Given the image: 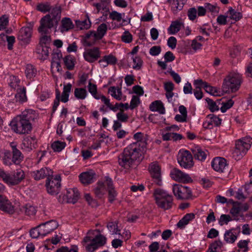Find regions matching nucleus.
<instances>
[{"mask_svg": "<svg viewBox=\"0 0 252 252\" xmlns=\"http://www.w3.org/2000/svg\"><path fill=\"white\" fill-rule=\"evenodd\" d=\"M136 142L125 148L118 157L119 165L128 169L139 163L141 159L142 153L147 145V138L144 133L139 132L133 135Z\"/></svg>", "mask_w": 252, "mask_h": 252, "instance_id": "f257e3e1", "label": "nucleus"}, {"mask_svg": "<svg viewBox=\"0 0 252 252\" xmlns=\"http://www.w3.org/2000/svg\"><path fill=\"white\" fill-rule=\"evenodd\" d=\"M252 144V138L245 137L236 141L232 155L235 160H239L246 155Z\"/></svg>", "mask_w": 252, "mask_h": 252, "instance_id": "f03ea898", "label": "nucleus"}, {"mask_svg": "<svg viewBox=\"0 0 252 252\" xmlns=\"http://www.w3.org/2000/svg\"><path fill=\"white\" fill-rule=\"evenodd\" d=\"M241 82L242 77L240 74L230 73L223 80L222 86L223 91L225 93L236 92L239 89Z\"/></svg>", "mask_w": 252, "mask_h": 252, "instance_id": "7ed1b4c3", "label": "nucleus"}, {"mask_svg": "<svg viewBox=\"0 0 252 252\" xmlns=\"http://www.w3.org/2000/svg\"><path fill=\"white\" fill-rule=\"evenodd\" d=\"M10 126L15 132L20 134H28L32 129V125L30 123L18 116L12 120Z\"/></svg>", "mask_w": 252, "mask_h": 252, "instance_id": "20e7f679", "label": "nucleus"}, {"mask_svg": "<svg viewBox=\"0 0 252 252\" xmlns=\"http://www.w3.org/2000/svg\"><path fill=\"white\" fill-rule=\"evenodd\" d=\"M61 176L59 174L55 177L52 175L46 181V187L48 193L51 195H57L60 191L61 189Z\"/></svg>", "mask_w": 252, "mask_h": 252, "instance_id": "39448f33", "label": "nucleus"}, {"mask_svg": "<svg viewBox=\"0 0 252 252\" xmlns=\"http://www.w3.org/2000/svg\"><path fill=\"white\" fill-rule=\"evenodd\" d=\"M106 239L101 234L96 236L91 240L89 236H86L84 238V242L87 243L91 242L90 244L86 246V250L88 252H94L98 247L104 245L106 243Z\"/></svg>", "mask_w": 252, "mask_h": 252, "instance_id": "423d86ee", "label": "nucleus"}, {"mask_svg": "<svg viewBox=\"0 0 252 252\" xmlns=\"http://www.w3.org/2000/svg\"><path fill=\"white\" fill-rule=\"evenodd\" d=\"M4 189L5 187L0 183V210L12 215L15 212V208L11 202L2 195Z\"/></svg>", "mask_w": 252, "mask_h": 252, "instance_id": "0eeeda50", "label": "nucleus"}, {"mask_svg": "<svg viewBox=\"0 0 252 252\" xmlns=\"http://www.w3.org/2000/svg\"><path fill=\"white\" fill-rule=\"evenodd\" d=\"M177 159L180 166L184 168L189 169L193 166L192 155L189 151H180L178 153Z\"/></svg>", "mask_w": 252, "mask_h": 252, "instance_id": "6e6552de", "label": "nucleus"}, {"mask_svg": "<svg viewBox=\"0 0 252 252\" xmlns=\"http://www.w3.org/2000/svg\"><path fill=\"white\" fill-rule=\"evenodd\" d=\"M172 190L175 196L180 200L189 199L192 195L191 190L188 187L180 185H174Z\"/></svg>", "mask_w": 252, "mask_h": 252, "instance_id": "1a4fd4ad", "label": "nucleus"}, {"mask_svg": "<svg viewBox=\"0 0 252 252\" xmlns=\"http://www.w3.org/2000/svg\"><path fill=\"white\" fill-rule=\"evenodd\" d=\"M54 21L50 14L44 16L40 21V26L38 28V32L41 34H49L50 31L54 26Z\"/></svg>", "mask_w": 252, "mask_h": 252, "instance_id": "9d476101", "label": "nucleus"}, {"mask_svg": "<svg viewBox=\"0 0 252 252\" xmlns=\"http://www.w3.org/2000/svg\"><path fill=\"white\" fill-rule=\"evenodd\" d=\"M149 171L153 179L154 182L158 186L162 185L161 169L158 162H153L149 166Z\"/></svg>", "mask_w": 252, "mask_h": 252, "instance_id": "9b49d317", "label": "nucleus"}, {"mask_svg": "<svg viewBox=\"0 0 252 252\" xmlns=\"http://www.w3.org/2000/svg\"><path fill=\"white\" fill-rule=\"evenodd\" d=\"M33 23H30L27 27L22 28L18 33V39L24 44H28L32 37Z\"/></svg>", "mask_w": 252, "mask_h": 252, "instance_id": "f8f14e48", "label": "nucleus"}, {"mask_svg": "<svg viewBox=\"0 0 252 252\" xmlns=\"http://www.w3.org/2000/svg\"><path fill=\"white\" fill-rule=\"evenodd\" d=\"M101 52L98 47H94L86 49L83 53V57L87 62L93 63L100 57Z\"/></svg>", "mask_w": 252, "mask_h": 252, "instance_id": "ddd939ff", "label": "nucleus"}, {"mask_svg": "<svg viewBox=\"0 0 252 252\" xmlns=\"http://www.w3.org/2000/svg\"><path fill=\"white\" fill-rule=\"evenodd\" d=\"M25 177V172L22 169H16L12 174L9 173L7 184L10 186L17 185L23 180Z\"/></svg>", "mask_w": 252, "mask_h": 252, "instance_id": "4468645a", "label": "nucleus"}, {"mask_svg": "<svg viewBox=\"0 0 252 252\" xmlns=\"http://www.w3.org/2000/svg\"><path fill=\"white\" fill-rule=\"evenodd\" d=\"M170 176L173 180L180 182L187 183L192 182V180L188 174L177 168H174L171 171Z\"/></svg>", "mask_w": 252, "mask_h": 252, "instance_id": "2eb2a0df", "label": "nucleus"}, {"mask_svg": "<svg viewBox=\"0 0 252 252\" xmlns=\"http://www.w3.org/2000/svg\"><path fill=\"white\" fill-rule=\"evenodd\" d=\"M53 174V171L49 168L45 167L31 172V175L35 180L38 181L46 177L49 178Z\"/></svg>", "mask_w": 252, "mask_h": 252, "instance_id": "dca6fc26", "label": "nucleus"}, {"mask_svg": "<svg viewBox=\"0 0 252 252\" xmlns=\"http://www.w3.org/2000/svg\"><path fill=\"white\" fill-rule=\"evenodd\" d=\"M37 147V140L34 137L27 136L24 138L21 145V149L27 152L35 149Z\"/></svg>", "mask_w": 252, "mask_h": 252, "instance_id": "f3484780", "label": "nucleus"}, {"mask_svg": "<svg viewBox=\"0 0 252 252\" xmlns=\"http://www.w3.org/2000/svg\"><path fill=\"white\" fill-rule=\"evenodd\" d=\"M39 226L44 237L56 229L58 227V223L56 220H51L40 224Z\"/></svg>", "mask_w": 252, "mask_h": 252, "instance_id": "a211bd4d", "label": "nucleus"}, {"mask_svg": "<svg viewBox=\"0 0 252 252\" xmlns=\"http://www.w3.org/2000/svg\"><path fill=\"white\" fill-rule=\"evenodd\" d=\"M212 168L219 172H223L227 166L226 160L221 157H216L213 159L211 162Z\"/></svg>", "mask_w": 252, "mask_h": 252, "instance_id": "6ab92c4d", "label": "nucleus"}, {"mask_svg": "<svg viewBox=\"0 0 252 252\" xmlns=\"http://www.w3.org/2000/svg\"><path fill=\"white\" fill-rule=\"evenodd\" d=\"M10 146L12 153V161L14 164L19 165L23 160L24 156L21 152L17 148V145L15 143H11Z\"/></svg>", "mask_w": 252, "mask_h": 252, "instance_id": "aec40b11", "label": "nucleus"}, {"mask_svg": "<svg viewBox=\"0 0 252 252\" xmlns=\"http://www.w3.org/2000/svg\"><path fill=\"white\" fill-rule=\"evenodd\" d=\"M17 116L20 117L23 120H24L30 123L32 125V123L37 118V114L32 109H27L22 112L21 115Z\"/></svg>", "mask_w": 252, "mask_h": 252, "instance_id": "412c9836", "label": "nucleus"}, {"mask_svg": "<svg viewBox=\"0 0 252 252\" xmlns=\"http://www.w3.org/2000/svg\"><path fill=\"white\" fill-rule=\"evenodd\" d=\"M210 120L206 121L203 124V126L206 129L213 128L214 126H218L221 124V120L218 116L212 114L209 115Z\"/></svg>", "mask_w": 252, "mask_h": 252, "instance_id": "4be33fe9", "label": "nucleus"}, {"mask_svg": "<svg viewBox=\"0 0 252 252\" xmlns=\"http://www.w3.org/2000/svg\"><path fill=\"white\" fill-rule=\"evenodd\" d=\"M187 0H168L167 2L171 5V9L173 14H177L181 11Z\"/></svg>", "mask_w": 252, "mask_h": 252, "instance_id": "5701e85b", "label": "nucleus"}, {"mask_svg": "<svg viewBox=\"0 0 252 252\" xmlns=\"http://www.w3.org/2000/svg\"><path fill=\"white\" fill-rule=\"evenodd\" d=\"M95 175L93 171L85 172L80 174L79 179L82 184L88 185L94 182Z\"/></svg>", "mask_w": 252, "mask_h": 252, "instance_id": "b1692460", "label": "nucleus"}, {"mask_svg": "<svg viewBox=\"0 0 252 252\" xmlns=\"http://www.w3.org/2000/svg\"><path fill=\"white\" fill-rule=\"evenodd\" d=\"M66 196L68 203L74 204L79 198V193L77 189H70L67 190Z\"/></svg>", "mask_w": 252, "mask_h": 252, "instance_id": "393cba45", "label": "nucleus"}, {"mask_svg": "<svg viewBox=\"0 0 252 252\" xmlns=\"http://www.w3.org/2000/svg\"><path fill=\"white\" fill-rule=\"evenodd\" d=\"M191 151L196 159L203 161L206 158V153L198 146L191 148Z\"/></svg>", "mask_w": 252, "mask_h": 252, "instance_id": "a878e982", "label": "nucleus"}, {"mask_svg": "<svg viewBox=\"0 0 252 252\" xmlns=\"http://www.w3.org/2000/svg\"><path fill=\"white\" fill-rule=\"evenodd\" d=\"M195 218V214L194 213H188L186 214L183 218L181 219L177 224L178 228L183 229L185 228L189 221L192 220Z\"/></svg>", "mask_w": 252, "mask_h": 252, "instance_id": "bb28decb", "label": "nucleus"}, {"mask_svg": "<svg viewBox=\"0 0 252 252\" xmlns=\"http://www.w3.org/2000/svg\"><path fill=\"white\" fill-rule=\"evenodd\" d=\"M149 109L152 111H157L161 114H164L165 113L164 105L160 100H156L152 102L150 105Z\"/></svg>", "mask_w": 252, "mask_h": 252, "instance_id": "cd10ccee", "label": "nucleus"}, {"mask_svg": "<svg viewBox=\"0 0 252 252\" xmlns=\"http://www.w3.org/2000/svg\"><path fill=\"white\" fill-rule=\"evenodd\" d=\"M26 88L23 87L22 89H18L17 93L14 95V99L13 100L12 103L15 102H19L23 103L27 100L26 96Z\"/></svg>", "mask_w": 252, "mask_h": 252, "instance_id": "c85d7f7f", "label": "nucleus"}, {"mask_svg": "<svg viewBox=\"0 0 252 252\" xmlns=\"http://www.w3.org/2000/svg\"><path fill=\"white\" fill-rule=\"evenodd\" d=\"M52 56L51 66L55 67L57 70L59 71L61 68L60 61L62 58V54L61 51L54 52L52 54Z\"/></svg>", "mask_w": 252, "mask_h": 252, "instance_id": "c756f323", "label": "nucleus"}, {"mask_svg": "<svg viewBox=\"0 0 252 252\" xmlns=\"http://www.w3.org/2000/svg\"><path fill=\"white\" fill-rule=\"evenodd\" d=\"M95 32L90 31L85 34L83 44L85 46L91 47L95 44L97 39H94Z\"/></svg>", "mask_w": 252, "mask_h": 252, "instance_id": "7c9ffc66", "label": "nucleus"}, {"mask_svg": "<svg viewBox=\"0 0 252 252\" xmlns=\"http://www.w3.org/2000/svg\"><path fill=\"white\" fill-rule=\"evenodd\" d=\"M154 196L155 197L156 203L158 201H161L163 199L172 196L168 194L166 191L162 189L158 188L155 189L154 192Z\"/></svg>", "mask_w": 252, "mask_h": 252, "instance_id": "2f4dec72", "label": "nucleus"}, {"mask_svg": "<svg viewBox=\"0 0 252 252\" xmlns=\"http://www.w3.org/2000/svg\"><path fill=\"white\" fill-rule=\"evenodd\" d=\"M0 158L2 161L3 164L6 166H10L12 164L11 154L9 151L3 150L0 154Z\"/></svg>", "mask_w": 252, "mask_h": 252, "instance_id": "473e14b6", "label": "nucleus"}, {"mask_svg": "<svg viewBox=\"0 0 252 252\" xmlns=\"http://www.w3.org/2000/svg\"><path fill=\"white\" fill-rule=\"evenodd\" d=\"M173 197H169L166 199H163L161 201H158L157 202V204L159 208L164 210H168L172 207L173 205Z\"/></svg>", "mask_w": 252, "mask_h": 252, "instance_id": "72a5a7b5", "label": "nucleus"}, {"mask_svg": "<svg viewBox=\"0 0 252 252\" xmlns=\"http://www.w3.org/2000/svg\"><path fill=\"white\" fill-rule=\"evenodd\" d=\"M107 31V26L105 23L101 24L94 34V39L100 40L105 35Z\"/></svg>", "mask_w": 252, "mask_h": 252, "instance_id": "f704fd0d", "label": "nucleus"}, {"mask_svg": "<svg viewBox=\"0 0 252 252\" xmlns=\"http://www.w3.org/2000/svg\"><path fill=\"white\" fill-rule=\"evenodd\" d=\"M86 19L83 21L76 20L75 21L76 27L80 30L88 29L91 26V22L88 15Z\"/></svg>", "mask_w": 252, "mask_h": 252, "instance_id": "c9c22d12", "label": "nucleus"}, {"mask_svg": "<svg viewBox=\"0 0 252 252\" xmlns=\"http://www.w3.org/2000/svg\"><path fill=\"white\" fill-rule=\"evenodd\" d=\"M183 138L182 135L177 133L168 132L162 134V139L164 141L172 140L174 141H176L181 140Z\"/></svg>", "mask_w": 252, "mask_h": 252, "instance_id": "e433bc0d", "label": "nucleus"}, {"mask_svg": "<svg viewBox=\"0 0 252 252\" xmlns=\"http://www.w3.org/2000/svg\"><path fill=\"white\" fill-rule=\"evenodd\" d=\"M62 27L61 31L62 32L64 31H68L73 28L74 25L69 18H63L62 20Z\"/></svg>", "mask_w": 252, "mask_h": 252, "instance_id": "4c0bfd02", "label": "nucleus"}, {"mask_svg": "<svg viewBox=\"0 0 252 252\" xmlns=\"http://www.w3.org/2000/svg\"><path fill=\"white\" fill-rule=\"evenodd\" d=\"M66 143L59 140L55 141L51 145V147L55 152H61L66 146Z\"/></svg>", "mask_w": 252, "mask_h": 252, "instance_id": "58836bf2", "label": "nucleus"}, {"mask_svg": "<svg viewBox=\"0 0 252 252\" xmlns=\"http://www.w3.org/2000/svg\"><path fill=\"white\" fill-rule=\"evenodd\" d=\"M0 40L4 41L6 40L8 43V49L9 50L12 49L13 45L15 41V38L14 36H8L4 33H1L0 34Z\"/></svg>", "mask_w": 252, "mask_h": 252, "instance_id": "ea45409f", "label": "nucleus"}, {"mask_svg": "<svg viewBox=\"0 0 252 252\" xmlns=\"http://www.w3.org/2000/svg\"><path fill=\"white\" fill-rule=\"evenodd\" d=\"M25 74L27 78L31 79L36 75L37 70L32 65L27 64L25 69Z\"/></svg>", "mask_w": 252, "mask_h": 252, "instance_id": "a19ab883", "label": "nucleus"}, {"mask_svg": "<svg viewBox=\"0 0 252 252\" xmlns=\"http://www.w3.org/2000/svg\"><path fill=\"white\" fill-rule=\"evenodd\" d=\"M182 23L178 21L172 22L168 29L169 33L174 34L178 32L181 29Z\"/></svg>", "mask_w": 252, "mask_h": 252, "instance_id": "79ce46f5", "label": "nucleus"}, {"mask_svg": "<svg viewBox=\"0 0 252 252\" xmlns=\"http://www.w3.org/2000/svg\"><path fill=\"white\" fill-rule=\"evenodd\" d=\"M233 207L230 211V214L234 218V220H239L238 216L241 212L239 206L240 203L238 202H233Z\"/></svg>", "mask_w": 252, "mask_h": 252, "instance_id": "37998d69", "label": "nucleus"}, {"mask_svg": "<svg viewBox=\"0 0 252 252\" xmlns=\"http://www.w3.org/2000/svg\"><path fill=\"white\" fill-rule=\"evenodd\" d=\"M106 191V188L103 183H98L97 186L94 189L95 194L98 197H101Z\"/></svg>", "mask_w": 252, "mask_h": 252, "instance_id": "c03bdc74", "label": "nucleus"}, {"mask_svg": "<svg viewBox=\"0 0 252 252\" xmlns=\"http://www.w3.org/2000/svg\"><path fill=\"white\" fill-rule=\"evenodd\" d=\"M64 63L68 70H72L75 65V60L71 55L65 56L63 58Z\"/></svg>", "mask_w": 252, "mask_h": 252, "instance_id": "a18cd8bd", "label": "nucleus"}, {"mask_svg": "<svg viewBox=\"0 0 252 252\" xmlns=\"http://www.w3.org/2000/svg\"><path fill=\"white\" fill-rule=\"evenodd\" d=\"M227 13L229 15V18L231 19L236 21H239L242 17L241 13L236 11L231 7H229Z\"/></svg>", "mask_w": 252, "mask_h": 252, "instance_id": "49530a36", "label": "nucleus"}, {"mask_svg": "<svg viewBox=\"0 0 252 252\" xmlns=\"http://www.w3.org/2000/svg\"><path fill=\"white\" fill-rule=\"evenodd\" d=\"M87 94V92L85 88H76L74 90V95L79 99H84Z\"/></svg>", "mask_w": 252, "mask_h": 252, "instance_id": "de8ad7c7", "label": "nucleus"}, {"mask_svg": "<svg viewBox=\"0 0 252 252\" xmlns=\"http://www.w3.org/2000/svg\"><path fill=\"white\" fill-rule=\"evenodd\" d=\"M224 239L227 243H233L236 240L237 236L232 233V230H229L224 233Z\"/></svg>", "mask_w": 252, "mask_h": 252, "instance_id": "09e8293b", "label": "nucleus"}, {"mask_svg": "<svg viewBox=\"0 0 252 252\" xmlns=\"http://www.w3.org/2000/svg\"><path fill=\"white\" fill-rule=\"evenodd\" d=\"M129 108V104L128 103L125 104L123 103H116L115 105H112L110 107V109L114 112H116L118 110H120V112H124V109L127 110Z\"/></svg>", "mask_w": 252, "mask_h": 252, "instance_id": "8fccbe9b", "label": "nucleus"}, {"mask_svg": "<svg viewBox=\"0 0 252 252\" xmlns=\"http://www.w3.org/2000/svg\"><path fill=\"white\" fill-rule=\"evenodd\" d=\"M107 228L112 234H120V230L118 228V222H110L107 225Z\"/></svg>", "mask_w": 252, "mask_h": 252, "instance_id": "3c124183", "label": "nucleus"}, {"mask_svg": "<svg viewBox=\"0 0 252 252\" xmlns=\"http://www.w3.org/2000/svg\"><path fill=\"white\" fill-rule=\"evenodd\" d=\"M249 240H241L237 244V246L239 248L238 252H248L249 251L248 244Z\"/></svg>", "mask_w": 252, "mask_h": 252, "instance_id": "603ef678", "label": "nucleus"}, {"mask_svg": "<svg viewBox=\"0 0 252 252\" xmlns=\"http://www.w3.org/2000/svg\"><path fill=\"white\" fill-rule=\"evenodd\" d=\"M36 9L43 13L50 11L51 9V6L49 2L40 3L36 6Z\"/></svg>", "mask_w": 252, "mask_h": 252, "instance_id": "864d4df0", "label": "nucleus"}, {"mask_svg": "<svg viewBox=\"0 0 252 252\" xmlns=\"http://www.w3.org/2000/svg\"><path fill=\"white\" fill-rule=\"evenodd\" d=\"M61 13V8L59 6H56L51 9V12L50 15L52 16V19L54 21L57 22V18H60V15Z\"/></svg>", "mask_w": 252, "mask_h": 252, "instance_id": "5fc2aeb1", "label": "nucleus"}, {"mask_svg": "<svg viewBox=\"0 0 252 252\" xmlns=\"http://www.w3.org/2000/svg\"><path fill=\"white\" fill-rule=\"evenodd\" d=\"M41 228L39 227V226L38 225L37 227L32 229L30 230V233L31 236L32 238H37L39 236H41L43 237V233L41 232Z\"/></svg>", "mask_w": 252, "mask_h": 252, "instance_id": "6e6d98bb", "label": "nucleus"}, {"mask_svg": "<svg viewBox=\"0 0 252 252\" xmlns=\"http://www.w3.org/2000/svg\"><path fill=\"white\" fill-rule=\"evenodd\" d=\"M23 211L25 214L28 216L34 215L36 213V209L35 208L30 204H26L23 208Z\"/></svg>", "mask_w": 252, "mask_h": 252, "instance_id": "4d7b16f0", "label": "nucleus"}, {"mask_svg": "<svg viewBox=\"0 0 252 252\" xmlns=\"http://www.w3.org/2000/svg\"><path fill=\"white\" fill-rule=\"evenodd\" d=\"M206 100L208 104V108L211 112H215L219 110V107L215 101L209 98H207Z\"/></svg>", "mask_w": 252, "mask_h": 252, "instance_id": "13d9d810", "label": "nucleus"}, {"mask_svg": "<svg viewBox=\"0 0 252 252\" xmlns=\"http://www.w3.org/2000/svg\"><path fill=\"white\" fill-rule=\"evenodd\" d=\"M221 246L222 242L220 241H216L210 245L207 252H218V249L221 248Z\"/></svg>", "mask_w": 252, "mask_h": 252, "instance_id": "bf43d9fd", "label": "nucleus"}, {"mask_svg": "<svg viewBox=\"0 0 252 252\" xmlns=\"http://www.w3.org/2000/svg\"><path fill=\"white\" fill-rule=\"evenodd\" d=\"M140 103V100L137 95H133L129 105V108L133 110L136 108Z\"/></svg>", "mask_w": 252, "mask_h": 252, "instance_id": "052dcab7", "label": "nucleus"}, {"mask_svg": "<svg viewBox=\"0 0 252 252\" xmlns=\"http://www.w3.org/2000/svg\"><path fill=\"white\" fill-rule=\"evenodd\" d=\"M88 91L95 98L99 94H97V86L95 84H92L91 81H89L88 84Z\"/></svg>", "mask_w": 252, "mask_h": 252, "instance_id": "680f3d73", "label": "nucleus"}, {"mask_svg": "<svg viewBox=\"0 0 252 252\" xmlns=\"http://www.w3.org/2000/svg\"><path fill=\"white\" fill-rule=\"evenodd\" d=\"M38 53L42 55V58L46 59L49 55V47L47 46H40L37 49Z\"/></svg>", "mask_w": 252, "mask_h": 252, "instance_id": "e2e57ef3", "label": "nucleus"}, {"mask_svg": "<svg viewBox=\"0 0 252 252\" xmlns=\"http://www.w3.org/2000/svg\"><path fill=\"white\" fill-rule=\"evenodd\" d=\"M133 63H134V65L133 66V68L136 70H139L143 64V62L141 59L138 56L133 57L132 58Z\"/></svg>", "mask_w": 252, "mask_h": 252, "instance_id": "0e129e2a", "label": "nucleus"}, {"mask_svg": "<svg viewBox=\"0 0 252 252\" xmlns=\"http://www.w3.org/2000/svg\"><path fill=\"white\" fill-rule=\"evenodd\" d=\"M231 220H232V219L229 215L222 214L219 220V223L222 226L224 224H227Z\"/></svg>", "mask_w": 252, "mask_h": 252, "instance_id": "69168bd1", "label": "nucleus"}, {"mask_svg": "<svg viewBox=\"0 0 252 252\" xmlns=\"http://www.w3.org/2000/svg\"><path fill=\"white\" fill-rule=\"evenodd\" d=\"M103 58H104V60L106 61L108 65H114L116 64L118 61L117 59L112 54L105 55L103 56Z\"/></svg>", "mask_w": 252, "mask_h": 252, "instance_id": "338daca9", "label": "nucleus"}, {"mask_svg": "<svg viewBox=\"0 0 252 252\" xmlns=\"http://www.w3.org/2000/svg\"><path fill=\"white\" fill-rule=\"evenodd\" d=\"M122 40L125 43H130L132 40V36L128 31H125L121 36Z\"/></svg>", "mask_w": 252, "mask_h": 252, "instance_id": "774afa93", "label": "nucleus"}]
</instances>
